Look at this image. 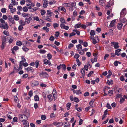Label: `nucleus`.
<instances>
[{
	"instance_id": "nucleus-1",
	"label": "nucleus",
	"mask_w": 127,
	"mask_h": 127,
	"mask_svg": "<svg viewBox=\"0 0 127 127\" xmlns=\"http://www.w3.org/2000/svg\"><path fill=\"white\" fill-rule=\"evenodd\" d=\"M22 60L20 62L19 64V67L17 69L18 65L16 64H15L14 66V69H15L17 71H18L20 70H21L22 69V63H23V62H25L26 61V60L24 58V57L22 56L21 57Z\"/></svg>"
},
{
	"instance_id": "nucleus-2",
	"label": "nucleus",
	"mask_w": 127,
	"mask_h": 127,
	"mask_svg": "<svg viewBox=\"0 0 127 127\" xmlns=\"http://www.w3.org/2000/svg\"><path fill=\"white\" fill-rule=\"evenodd\" d=\"M19 120L21 122L27 121L28 120L27 117L24 115L19 114Z\"/></svg>"
},
{
	"instance_id": "nucleus-3",
	"label": "nucleus",
	"mask_w": 127,
	"mask_h": 127,
	"mask_svg": "<svg viewBox=\"0 0 127 127\" xmlns=\"http://www.w3.org/2000/svg\"><path fill=\"white\" fill-rule=\"evenodd\" d=\"M25 1L27 3L26 5L28 7V8L29 9H31L32 8V6L33 7L34 6V4L30 0H26Z\"/></svg>"
},
{
	"instance_id": "nucleus-4",
	"label": "nucleus",
	"mask_w": 127,
	"mask_h": 127,
	"mask_svg": "<svg viewBox=\"0 0 127 127\" xmlns=\"http://www.w3.org/2000/svg\"><path fill=\"white\" fill-rule=\"evenodd\" d=\"M110 44L115 49H118L119 47V43L117 42H111Z\"/></svg>"
},
{
	"instance_id": "nucleus-5",
	"label": "nucleus",
	"mask_w": 127,
	"mask_h": 127,
	"mask_svg": "<svg viewBox=\"0 0 127 127\" xmlns=\"http://www.w3.org/2000/svg\"><path fill=\"white\" fill-rule=\"evenodd\" d=\"M0 28L2 29L7 30L8 29V26L7 23L4 24L0 23Z\"/></svg>"
},
{
	"instance_id": "nucleus-6",
	"label": "nucleus",
	"mask_w": 127,
	"mask_h": 127,
	"mask_svg": "<svg viewBox=\"0 0 127 127\" xmlns=\"http://www.w3.org/2000/svg\"><path fill=\"white\" fill-rule=\"evenodd\" d=\"M13 5L12 4L10 3L9 4L8 6L9 9L10 10V12L12 13H13L16 11V9L15 8H13Z\"/></svg>"
},
{
	"instance_id": "nucleus-7",
	"label": "nucleus",
	"mask_w": 127,
	"mask_h": 127,
	"mask_svg": "<svg viewBox=\"0 0 127 127\" xmlns=\"http://www.w3.org/2000/svg\"><path fill=\"white\" fill-rule=\"evenodd\" d=\"M127 13V11L126 8L123 9L121 11L120 13V16L124 17Z\"/></svg>"
},
{
	"instance_id": "nucleus-8",
	"label": "nucleus",
	"mask_w": 127,
	"mask_h": 127,
	"mask_svg": "<svg viewBox=\"0 0 127 127\" xmlns=\"http://www.w3.org/2000/svg\"><path fill=\"white\" fill-rule=\"evenodd\" d=\"M92 39L93 40V43L94 44H96L99 41L97 36H95L94 38L93 37V39Z\"/></svg>"
},
{
	"instance_id": "nucleus-9",
	"label": "nucleus",
	"mask_w": 127,
	"mask_h": 127,
	"mask_svg": "<svg viewBox=\"0 0 127 127\" xmlns=\"http://www.w3.org/2000/svg\"><path fill=\"white\" fill-rule=\"evenodd\" d=\"M95 32L94 30H91L90 32V34L91 36L90 37V39H93L94 36L95 34Z\"/></svg>"
},
{
	"instance_id": "nucleus-10",
	"label": "nucleus",
	"mask_w": 127,
	"mask_h": 127,
	"mask_svg": "<svg viewBox=\"0 0 127 127\" xmlns=\"http://www.w3.org/2000/svg\"><path fill=\"white\" fill-rule=\"evenodd\" d=\"M60 27L62 29H64L66 30H68L69 28L68 26H66L65 24L63 23L60 24Z\"/></svg>"
},
{
	"instance_id": "nucleus-11",
	"label": "nucleus",
	"mask_w": 127,
	"mask_h": 127,
	"mask_svg": "<svg viewBox=\"0 0 127 127\" xmlns=\"http://www.w3.org/2000/svg\"><path fill=\"white\" fill-rule=\"evenodd\" d=\"M53 124L55 126L57 127H59L60 126H62L63 125V123L60 122H54L53 123Z\"/></svg>"
},
{
	"instance_id": "nucleus-12",
	"label": "nucleus",
	"mask_w": 127,
	"mask_h": 127,
	"mask_svg": "<svg viewBox=\"0 0 127 127\" xmlns=\"http://www.w3.org/2000/svg\"><path fill=\"white\" fill-rule=\"evenodd\" d=\"M40 76L44 77H48V75L45 72H42V73L40 74Z\"/></svg>"
},
{
	"instance_id": "nucleus-13",
	"label": "nucleus",
	"mask_w": 127,
	"mask_h": 127,
	"mask_svg": "<svg viewBox=\"0 0 127 127\" xmlns=\"http://www.w3.org/2000/svg\"><path fill=\"white\" fill-rule=\"evenodd\" d=\"M58 10L60 12L62 10L65 12H66L65 8L63 6H61L59 7H58Z\"/></svg>"
},
{
	"instance_id": "nucleus-14",
	"label": "nucleus",
	"mask_w": 127,
	"mask_h": 127,
	"mask_svg": "<svg viewBox=\"0 0 127 127\" xmlns=\"http://www.w3.org/2000/svg\"><path fill=\"white\" fill-rule=\"evenodd\" d=\"M31 84L32 87H34L37 85L38 84V82L36 81H33L31 82Z\"/></svg>"
},
{
	"instance_id": "nucleus-15",
	"label": "nucleus",
	"mask_w": 127,
	"mask_h": 127,
	"mask_svg": "<svg viewBox=\"0 0 127 127\" xmlns=\"http://www.w3.org/2000/svg\"><path fill=\"white\" fill-rule=\"evenodd\" d=\"M43 62L44 64L46 65L48 64L49 65H50L51 64L50 61L47 59H44Z\"/></svg>"
},
{
	"instance_id": "nucleus-16",
	"label": "nucleus",
	"mask_w": 127,
	"mask_h": 127,
	"mask_svg": "<svg viewBox=\"0 0 127 127\" xmlns=\"http://www.w3.org/2000/svg\"><path fill=\"white\" fill-rule=\"evenodd\" d=\"M47 97L48 99V101L49 102L52 101L53 100V97L52 95L50 94L47 96Z\"/></svg>"
},
{
	"instance_id": "nucleus-17",
	"label": "nucleus",
	"mask_w": 127,
	"mask_h": 127,
	"mask_svg": "<svg viewBox=\"0 0 127 127\" xmlns=\"http://www.w3.org/2000/svg\"><path fill=\"white\" fill-rule=\"evenodd\" d=\"M120 22L121 23H125L127 21L126 19L125 18H122V17L120 16Z\"/></svg>"
},
{
	"instance_id": "nucleus-18",
	"label": "nucleus",
	"mask_w": 127,
	"mask_h": 127,
	"mask_svg": "<svg viewBox=\"0 0 127 127\" xmlns=\"http://www.w3.org/2000/svg\"><path fill=\"white\" fill-rule=\"evenodd\" d=\"M121 51V50L120 49H118L116 50L115 52V54L118 56H119L120 55L119 53Z\"/></svg>"
},
{
	"instance_id": "nucleus-19",
	"label": "nucleus",
	"mask_w": 127,
	"mask_h": 127,
	"mask_svg": "<svg viewBox=\"0 0 127 127\" xmlns=\"http://www.w3.org/2000/svg\"><path fill=\"white\" fill-rule=\"evenodd\" d=\"M62 5L66 7L72 6L71 4L69 3H64L62 4Z\"/></svg>"
},
{
	"instance_id": "nucleus-20",
	"label": "nucleus",
	"mask_w": 127,
	"mask_h": 127,
	"mask_svg": "<svg viewBox=\"0 0 127 127\" xmlns=\"http://www.w3.org/2000/svg\"><path fill=\"white\" fill-rule=\"evenodd\" d=\"M116 21V20H113L112 21L110 25V26L111 27H113L115 24Z\"/></svg>"
},
{
	"instance_id": "nucleus-21",
	"label": "nucleus",
	"mask_w": 127,
	"mask_h": 127,
	"mask_svg": "<svg viewBox=\"0 0 127 127\" xmlns=\"http://www.w3.org/2000/svg\"><path fill=\"white\" fill-rule=\"evenodd\" d=\"M123 25L121 23H119L117 26V27L118 30H121Z\"/></svg>"
},
{
	"instance_id": "nucleus-22",
	"label": "nucleus",
	"mask_w": 127,
	"mask_h": 127,
	"mask_svg": "<svg viewBox=\"0 0 127 127\" xmlns=\"http://www.w3.org/2000/svg\"><path fill=\"white\" fill-rule=\"evenodd\" d=\"M48 4V1L45 0L44 1L43 4V7L44 8H46Z\"/></svg>"
},
{
	"instance_id": "nucleus-23",
	"label": "nucleus",
	"mask_w": 127,
	"mask_h": 127,
	"mask_svg": "<svg viewBox=\"0 0 127 127\" xmlns=\"http://www.w3.org/2000/svg\"><path fill=\"white\" fill-rule=\"evenodd\" d=\"M32 19L31 17H29V18H26L25 19V22H27L28 24H29Z\"/></svg>"
},
{
	"instance_id": "nucleus-24",
	"label": "nucleus",
	"mask_w": 127,
	"mask_h": 127,
	"mask_svg": "<svg viewBox=\"0 0 127 127\" xmlns=\"http://www.w3.org/2000/svg\"><path fill=\"white\" fill-rule=\"evenodd\" d=\"M25 121L24 122L23 125L24 127H29V123L28 122Z\"/></svg>"
},
{
	"instance_id": "nucleus-25",
	"label": "nucleus",
	"mask_w": 127,
	"mask_h": 127,
	"mask_svg": "<svg viewBox=\"0 0 127 127\" xmlns=\"http://www.w3.org/2000/svg\"><path fill=\"white\" fill-rule=\"evenodd\" d=\"M47 15L51 17L52 16V14H53V12H51L50 10H48L47 11Z\"/></svg>"
},
{
	"instance_id": "nucleus-26",
	"label": "nucleus",
	"mask_w": 127,
	"mask_h": 127,
	"mask_svg": "<svg viewBox=\"0 0 127 127\" xmlns=\"http://www.w3.org/2000/svg\"><path fill=\"white\" fill-rule=\"evenodd\" d=\"M81 72L82 74V76H84L85 75V70L84 68H82L81 70Z\"/></svg>"
},
{
	"instance_id": "nucleus-27",
	"label": "nucleus",
	"mask_w": 127,
	"mask_h": 127,
	"mask_svg": "<svg viewBox=\"0 0 127 127\" xmlns=\"http://www.w3.org/2000/svg\"><path fill=\"white\" fill-rule=\"evenodd\" d=\"M76 47L78 49L77 50L79 51L80 50V49H81L82 48V46L80 44H79L78 45L76 46Z\"/></svg>"
},
{
	"instance_id": "nucleus-28",
	"label": "nucleus",
	"mask_w": 127,
	"mask_h": 127,
	"mask_svg": "<svg viewBox=\"0 0 127 127\" xmlns=\"http://www.w3.org/2000/svg\"><path fill=\"white\" fill-rule=\"evenodd\" d=\"M19 24L21 25L24 26L26 24V23L25 22L23 21L22 20H20L19 21Z\"/></svg>"
},
{
	"instance_id": "nucleus-29",
	"label": "nucleus",
	"mask_w": 127,
	"mask_h": 127,
	"mask_svg": "<svg viewBox=\"0 0 127 127\" xmlns=\"http://www.w3.org/2000/svg\"><path fill=\"white\" fill-rule=\"evenodd\" d=\"M54 97L55 98L57 96V93L56 90L54 89L52 93Z\"/></svg>"
},
{
	"instance_id": "nucleus-30",
	"label": "nucleus",
	"mask_w": 127,
	"mask_h": 127,
	"mask_svg": "<svg viewBox=\"0 0 127 127\" xmlns=\"http://www.w3.org/2000/svg\"><path fill=\"white\" fill-rule=\"evenodd\" d=\"M105 0H100L99 1V3L100 5L103 6L104 5Z\"/></svg>"
},
{
	"instance_id": "nucleus-31",
	"label": "nucleus",
	"mask_w": 127,
	"mask_h": 127,
	"mask_svg": "<svg viewBox=\"0 0 127 127\" xmlns=\"http://www.w3.org/2000/svg\"><path fill=\"white\" fill-rule=\"evenodd\" d=\"M81 26V24L80 23H78L76 24L74 26L75 28H80Z\"/></svg>"
},
{
	"instance_id": "nucleus-32",
	"label": "nucleus",
	"mask_w": 127,
	"mask_h": 127,
	"mask_svg": "<svg viewBox=\"0 0 127 127\" xmlns=\"http://www.w3.org/2000/svg\"><path fill=\"white\" fill-rule=\"evenodd\" d=\"M71 105V103H68L66 104V106L67 110H69L70 108V106Z\"/></svg>"
},
{
	"instance_id": "nucleus-33",
	"label": "nucleus",
	"mask_w": 127,
	"mask_h": 127,
	"mask_svg": "<svg viewBox=\"0 0 127 127\" xmlns=\"http://www.w3.org/2000/svg\"><path fill=\"white\" fill-rule=\"evenodd\" d=\"M11 3H12V4L13 6L17 5L18 4V2L17 1H16L15 0H11Z\"/></svg>"
},
{
	"instance_id": "nucleus-34",
	"label": "nucleus",
	"mask_w": 127,
	"mask_h": 127,
	"mask_svg": "<svg viewBox=\"0 0 127 127\" xmlns=\"http://www.w3.org/2000/svg\"><path fill=\"white\" fill-rule=\"evenodd\" d=\"M14 99L15 102L16 103H17L18 102V98L17 96H14Z\"/></svg>"
},
{
	"instance_id": "nucleus-35",
	"label": "nucleus",
	"mask_w": 127,
	"mask_h": 127,
	"mask_svg": "<svg viewBox=\"0 0 127 127\" xmlns=\"http://www.w3.org/2000/svg\"><path fill=\"white\" fill-rule=\"evenodd\" d=\"M91 61L92 63L93 64L94 62H97V58H95L94 59L92 58L91 59Z\"/></svg>"
},
{
	"instance_id": "nucleus-36",
	"label": "nucleus",
	"mask_w": 127,
	"mask_h": 127,
	"mask_svg": "<svg viewBox=\"0 0 127 127\" xmlns=\"http://www.w3.org/2000/svg\"><path fill=\"white\" fill-rule=\"evenodd\" d=\"M22 43V42L21 41H18L16 42V45L19 46H21Z\"/></svg>"
},
{
	"instance_id": "nucleus-37",
	"label": "nucleus",
	"mask_w": 127,
	"mask_h": 127,
	"mask_svg": "<svg viewBox=\"0 0 127 127\" xmlns=\"http://www.w3.org/2000/svg\"><path fill=\"white\" fill-rule=\"evenodd\" d=\"M42 29L45 31L46 32H48L49 31V29L47 27H44L42 28Z\"/></svg>"
},
{
	"instance_id": "nucleus-38",
	"label": "nucleus",
	"mask_w": 127,
	"mask_h": 127,
	"mask_svg": "<svg viewBox=\"0 0 127 127\" xmlns=\"http://www.w3.org/2000/svg\"><path fill=\"white\" fill-rule=\"evenodd\" d=\"M46 11H45L44 9H42L41 10V11H40V13L41 15L42 16H43L44 14H45L46 13Z\"/></svg>"
},
{
	"instance_id": "nucleus-39",
	"label": "nucleus",
	"mask_w": 127,
	"mask_h": 127,
	"mask_svg": "<svg viewBox=\"0 0 127 127\" xmlns=\"http://www.w3.org/2000/svg\"><path fill=\"white\" fill-rule=\"evenodd\" d=\"M22 49L25 52H27L29 50V49L27 48L26 46H24L22 47Z\"/></svg>"
},
{
	"instance_id": "nucleus-40",
	"label": "nucleus",
	"mask_w": 127,
	"mask_h": 127,
	"mask_svg": "<svg viewBox=\"0 0 127 127\" xmlns=\"http://www.w3.org/2000/svg\"><path fill=\"white\" fill-rule=\"evenodd\" d=\"M28 8L26 6L24 7L23 8V11L24 12H27L28 10Z\"/></svg>"
},
{
	"instance_id": "nucleus-41",
	"label": "nucleus",
	"mask_w": 127,
	"mask_h": 127,
	"mask_svg": "<svg viewBox=\"0 0 127 127\" xmlns=\"http://www.w3.org/2000/svg\"><path fill=\"white\" fill-rule=\"evenodd\" d=\"M22 16L24 17H27L28 16V14L24 13H23L22 14Z\"/></svg>"
},
{
	"instance_id": "nucleus-42",
	"label": "nucleus",
	"mask_w": 127,
	"mask_h": 127,
	"mask_svg": "<svg viewBox=\"0 0 127 127\" xmlns=\"http://www.w3.org/2000/svg\"><path fill=\"white\" fill-rule=\"evenodd\" d=\"M32 67L30 66L27 68H25V69L27 70V72L32 70Z\"/></svg>"
},
{
	"instance_id": "nucleus-43",
	"label": "nucleus",
	"mask_w": 127,
	"mask_h": 127,
	"mask_svg": "<svg viewBox=\"0 0 127 127\" xmlns=\"http://www.w3.org/2000/svg\"><path fill=\"white\" fill-rule=\"evenodd\" d=\"M46 52V51L45 50L41 49L39 50V52L42 54H45Z\"/></svg>"
},
{
	"instance_id": "nucleus-44",
	"label": "nucleus",
	"mask_w": 127,
	"mask_h": 127,
	"mask_svg": "<svg viewBox=\"0 0 127 127\" xmlns=\"http://www.w3.org/2000/svg\"><path fill=\"white\" fill-rule=\"evenodd\" d=\"M56 1L54 0H51L49 2V3L50 5H52L53 4H54L56 3Z\"/></svg>"
},
{
	"instance_id": "nucleus-45",
	"label": "nucleus",
	"mask_w": 127,
	"mask_h": 127,
	"mask_svg": "<svg viewBox=\"0 0 127 127\" xmlns=\"http://www.w3.org/2000/svg\"><path fill=\"white\" fill-rule=\"evenodd\" d=\"M79 57H80V55L79 54H75V55L74 56V57L76 59V60H79V59H78V58Z\"/></svg>"
},
{
	"instance_id": "nucleus-46",
	"label": "nucleus",
	"mask_w": 127,
	"mask_h": 127,
	"mask_svg": "<svg viewBox=\"0 0 127 127\" xmlns=\"http://www.w3.org/2000/svg\"><path fill=\"white\" fill-rule=\"evenodd\" d=\"M34 99L35 101H38L39 99V98L38 96L37 95H35L34 96Z\"/></svg>"
},
{
	"instance_id": "nucleus-47",
	"label": "nucleus",
	"mask_w": 127,
	"mask_h": 127,
	"mask_svg": "<svg viewBox=\"0 0 127 127\" xmlns=\"http://www.w3.org/2000/svg\"><path fill=\"white\" fill-rule=\"evenodd\" d=\"M14 18L16 21H18L19 20V18L18 15H15L14 16Z\"/></svg>"
},
{
	"instance_id": "nucleus-48",
	"label": "nucleus",
	"mask_w": 127,
	"mask_h": 127,
	"mask_svg": "<svg viewBox=\"0 0 127 127\" xmlns=\"http://www.w3.org/2000/svg\"><path fill=\"white\" fill-rule=\"evenodd\" d=\"M3 33L5 35L7 36H8L9 35V32L7 31H4L3 32Z\"/></svg>"
},
{
	"instance_id": "nucleus-49",
	"label": "nucleus",
	"mask_w": 127,
	"mask_h": 127,
	"mask_svg": "<svg viewBox=\"0 0 127 127\" xmlns=\"http://www.w3.org/2000/svg\"><path fill=\"white\" fill-rule=\"evenodd\" d=\"M60 21L61 22L63 23H65V21L63 18H62L60 19Z\"/></svg>"
},
{
	"instance_id": "nucleus-50",
	"label": "nucleus",
	"mask_w": 127,
	"mask_h": 127,
	"mask_svg": "<svg viewBox=\"0 0 127 127\" xmlns=\"http://www.w3.org/2000/svg\"><path fill=\"white\" fill-rule=\"evenodd\" d=\"M39 63V61L37 60L35 61V67L36 68L38 67Z\"/></svg>"
},
{
	"instance_id": "nucleus-51",
	"label": "nucleus",
	"mask_w": 127,
	"mask_h": 127,
	"mask_svg": "<svg viewBox=\"0 0 127 127\" xmlns=\"http://www.w3.org/2000/svg\"><path fill=\"white\" fill-rule=\"evenodd\" d=\"M47 57L48 59L49 60L51 59L52 58V55L49 53L47 54Z\"/></svg>"
},
{
	"instance_id": "nucleus-52",
	"label": "nucleus",
	"mask_w": 127,
	"mask_h": 127,
	"mask_svg": "<svg viewBox=\"0 0 127 127\" xmlns=\"http://www.w3.org/2000/svg\"><path fill=\"white\" fill-rule=\"evenodd\" d=\"M73 100L76 102L77 103L79 101V100L77 97H75L74 98Z\"/></svg>"
},
{
	"instance_id": "nucleus-53",
	"label": "nucleus",
	"mask_w": 127,
	"mask_h": 127,
	"mask_svg": "<svg viewBox=\"0 0 127 127\" xmlns=\"http://www.w3.org/2000/svg\"><path fill=\"white\" fill-rule=\"evenodd\" d=\"M53 25L54 28L55 29L56 28L58 27L59 26V24H58L55 23L53 24Z\"/></svg>"
},
{
	"instance_id": "nucleus-54",
	"label": "nucleus",
	"mask_w": 127,
	"mask_h": 127,
	"mask_svg": "<svg viewBox=\"0 0 127 127\" xmlns=\"http://www.w3.org/2000/svg\"><path fill=\"white\" fill-rule=\"evenodd\" d=\"M77 62V64L78 66H79L81 64V62L79 60H76Z\"/></svg>"
},
{
	"instance_id": "nucleus-55",
	"label": "nucleus",
	"mask_w": 127,
	"mask_h": 127,
	"mask_svg": "<svg viewBox=\"0 0 127 127\" xmlns=\"http://www.w3.org/2000/svg\"><path fill=\"white\" fill-rule=\"evenodd\" d=\"M86 25L87 26H91L93 24V23L92 22H87L86 23Z\"/></svg>"
},
{
	"instance_id": "nucleus-56",
	"label": "nucleus",
	"mask_w": 127,
	"mask_h": 127,
	"mask_svg": "<svg viewBox=\"0 0 127 127\" xmlns=\"http://www.w3.org/2000/svg\"><path fill=\"white\" fill-rule=\"evenodd\" d=\"M52 46L56 49V51L58 52H59L60 51L59 49L58 48V47L56 46L55 45H52Z\"/></svg>"
},
{
	"instance_id": "nucleus-57",
	"label": "nucleus",
	"mask_w": 127,
	"mask_h": 127,
	"mask_svg": "<svg viewBox=\"0 0 127 127\" xmlns=\"http://www.w3.org/2000/svg\"><path fill=\"white\" fill-rule=\"evenodd\" d=\"M118 64H120L121 63L118 61H115L114 63V65L115 66H117Z\"/></svg>"
},
{
	"instance_id": "nucleus-58",
	"label": "nucleus",
	"mask_w": 127,
	"mask_h": 127,
	"mask_svg": "<svg viewBox=\"0 0 127 127\" xmlns=\"http://www.w3.org/2000/svg\"><path fill=\"white\" fill-rule=\"evenodd\" d=\"M113 33V31L112 30H110L108 33V34L109 35H112Z\"/></svg>"
},
{
	"instance_id": "nucleus-59",
	"label": "nucleus",
	"mask_w": 127,
	"mask_h": 127,
	"mask_svg": "<svg viewBox=\"0 0 127 127\" xmlns=\"http://www.w3.org/2000/svg\"><path fill=\"white\" fill-rule=\"evenodd\" d=\"M125 100L124 98L123 97H121L120 98V103H122Z\"/></svg>"
},
{
	"instance_id": "nucleus-60",
	"label": "nucleus",
	"mask_w": 127,
	"mask_h": 127,
	"mask_svg": "<svg viewBox=\"0 0 127 127\" xmlns=\"http://www.w3.org/2000/svg\"><path fill=\"white\" fill-rule=\"evenodd\" d=\"M10 22L13 24H15V22L13 18H12L11 19H10L9 20Z\"/></svg>"
},
{
	"instance_id": "nucleus-61",
	"label": "nucleus",
	"mask_w": 127,
	"mask_h": 127,
	"mask_svg": "<svg viewBox=\"0 0 127 127\" xmlns=\"http://www.w3.org/2000/svg\"><path fill=\"white\" fill-rule=\"evenodd\" d=\"M23 65L24 67H26L28 65V64L27 63H22V67H23L22 65Z\"/></svg>"
},
{
	"instance_id": "nucleus-62",
	"label": "nucleus",
	"mask_w": 127,
	"mask_h": 127,
	"mask_svg": "<svg viewBox=\"0 0 127 127\" xmlns=\"http://www.w3.org/2000/svg\"><path fill=\"white\" fill-rule=\"evenodd\" d=\"M17 9L18 11H21L23 10V8L21 6H18Z\"/></svg>"
},
{
	"instance_id": "nucleus-63",
	"label": "nucleus",
	"mask_w": 127,
	"mask_h": 127,
	"mask_svg": "<svg viewBox=\"0 0 127 127\" xmlns=\"http://www.w3.org/2000/svg\"><path fill=\"white\" fill-rule=\"evenodd\" d=\"M6 9L5 8H2L1 10V11L2 13H6Z\"/></svg>"
},
{
	"instance_id": "nucleus-64",
	"label": "nucleus",
	"mask_w": 127,
	"mask_h": 127,
	"mask_svg": "<svg viewBox=\"0 0 127 127\" xmlns=\"http://www.w3.org/2000/svg\"><path fill=\"white\" fill-rule=\"evenodd\" d=\"M33 19L34 20H35L37 21H38L39 20V18L37 16L34 17H33Z\"/></svg>"
}]
</instances>
